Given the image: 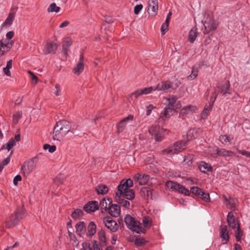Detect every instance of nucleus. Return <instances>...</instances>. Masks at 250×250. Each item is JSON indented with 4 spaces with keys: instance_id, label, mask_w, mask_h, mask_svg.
<instances>
[{
    "instance_id": "23",
    "label": "nucleus",
    "mask_w": 250,
    "mask_h": 250,
    "mask_svg": "<svg viewBox=\"0 0 250 250\" xmlns=\"http://www.w3.org/2000/svg\"><path fill=\"white\" fill-rule=\"evenodd\" d=\"M216 153L218 155L222 157H230L233 154V152L231 151L227 150L224 148H217L216 149Z\"/></svg>"
},
{
    "instance_id": "63",
    "label": "nucleus",
    "mask_w": 250,
    "mask_h": 250,
    "mask_svg": "<svg viewBox=\"0 0 250 250\" xmlns=\"http://www.w3.org/2000/svg\"><path fill=\"white\" fill-rule=\"evenodd\" d=\"M148 6L158 5L157 0H148Z\"/></svg>"
},
{
    "instance_id": "9",
    "label": "nucleus",
    "mask_w": 250,
    "mask_h": 250,
    "mask_svg": "<svg viewBox=\"0 0 250 250\" xmlns=\"http://www.w3.org/2000/svg\"><path fill=\"white\" fill-rule=\"evenodd\" d=\"M99 209V203L98 201H92L88 202L83 207V209L87 213H91Z\"/></svg>"
},
{
    "instance_id": "32",
    "label": "nucleus",
    "mask_w": 250,
    "mask_h": 250,
    "mask_svg": "<svg viewBox=\"0 0 250 250\" xmlns=\"http://www.w3.org/2000/svg\"><path fill=\"white\" fill-rule=\"evenodd\" d=\"M237 225L236 230L235 231V236L237 241L239 242L241 241V237L243 234V231L241 229L240 224L237 223Z\"/></svg>"
},
{
    "instance_id": "40",
    "label": "nucleus",
    "mask_w": 250,
    "mask_h": 250,
    "mask_svg": "<svg viewBox=\"0 0 250 250\" xmlns=\"http://www.w3.org/2000/svg\"><path fill=\"white\" fill-rule=\"evenodd\" d=\"M142 222L145 228H149L152 225L151 219L148 216H144Z\"/></svg>"
},
{
    "instance_id": "27",
    "label": "nucleus",
    "mask_w": 250,
    "mask_h": 250,
    "mask_svg": "<svg viewBox=\"0 0 250 250\" xmlns=\"http://www.w3.org/2000/svg\"><path fill=\"white\" fill-rule=\"evenodd\" d=\"M174 112V106H169V105L167 104L164 109L163 113L164 116L165 117H169L173 114Z\"/></svg>"
},
{
    "instance_id": "6",
    "label": "nucleus",
    "mask_w": 250,
    "mask_h": 250,
    "mask_svg": "<svg viewBox=\"0 0 250 250\" xmlns=\"http://www.w3.org/2000/svg\"><path fill=\"white\" fill-rule=\"evenodd\" d=\"M203 25L205 28V30L203 31L204 34H208L210 32L215 30L217 26V24L214 20L210 17L207 19Z\"/></svg>"
},
{
    "instance_id": "30",
    "label": "nucleus",
    "mask_w": 250,
    "mask_h": 250,
    "mask_svg": "<svg viewBox=\"0 0 250 250\" xmlns=\"http://www.w3.org/2000/svg\"><path fill=\"white\" fill-rule=\"evenodd\" d=\"M83 215V211L82 209L77 208L75 209L71 214V217L75 220L79 219Z\"/></svg>"
},
{
    "instance_id": "2",
    "label": "nucleus",
    "mask_w": 250,
    "mask_h": 250,
    "mask_svg": "<svg viewBox=\"0 0 250 250\" xmlns=\"http://www.w3.org/2000/svg\"><path fill=\"white\" fill-rule=\"evenodd\" d=\"M125 222L128 228L137 233H145L146 229L143 227L142 224L132 217L130 215H126L125 217Z\"/></svg>"
},
{
    "instance_id": "58",
    "label": "nucleus",
    "mask_w": 250,
    "mask_h": 250,
    "mask_svg": "<svg viewBox=\"0 0 250 250\" xmlns=\"http://www.w3.org/2000/svg\"><path fill=\"white\" fill-rule=\"evenodd\" d=\"M176 97H172L171 99H168V101H169V103L168 104V105H169V106H174V104H175L176 102Z\"/></svg>"
},
{
    "instance_id": "52",
    "label": "nucleus",
    "mask_w": 250,
    "mask_h": 250,
    "mask_svg": "<svg viewBox=\"0 0 250 250\" xmlns=\"http://www.w3.org/2000/svg\"><path fill=\"white\" fill-rule=\"evenodd\" d=\"M154 89L152 86L140 89L142 95L149 94Z\"/></svg>"
},
{
    "instance_id": "25",
    "label": "nucleus",
    "mask_w": 250,
    "mask_h": 250,
    "mask_svg": "<svg viewBox=\"0 0 250 250\" xmlns=\"http://www.w3.org/2000/svg\"><path fill=\"white\" fill-rule=\"evenodd\" d=\"M116 201L118 203L124 207L127 208L130 205V203L127 200H125L124 198L122 197V195H119L116 194L115 196Z\"/></svg>"
},
{
    "instance_id": "39",
    "label": "nucleus",
    "mask_w": 250,
    "mask_h": 250,
    "mask_svg": "<svg viewBox=\"0 0 250 250\" xmlns=\"http://www.w3.org/2000/svg\"><path fill=\"white\" fill-rule=\"evenodd\" d=\"M22 113L21 111H18L13 115V122L15 125H16L19 120L22 117Z\"/></svg>"
},
{
    "instance_id": "57",
    "label": "nucleus",
    "mask_w": 250,
    "mask_h": 250,
    "mask_svg": "<svg viewBox=\"0 0 250 250\" xmlns=\"http://www.w3.org/2000/svg\"><path fill=\"white\" fill-rule=\"evenodd\" d=\"M153 108H156V107L153 106L152 104H149L148 106H147L146 115L149 116L151 113L152 109Z\"/></svg>"
},
{
    "instance_id": "37",
    "label": "nucleus",
    "mask_w": 250,
    "mask_h": 250,
    "mask_svg": "<svg viewBox=\"0 0 250 250\" xmlns=\"http://www.w3.org/2000/svg\"><path fill=\"white\" fill-rule=\"evenodd\" d=\"M60 10V7L57 6L55 3H52L47 9V11L50 12H58Z\"/></svg>"
},
{
    "instance_id": "50",
    "label": "nucleus",
    "mask_w": 250,
    "mask_h": 250,
    "mask_svg": "<svg viewBox=\"0 0 250 250\" xmlns=\"http://www.w3.org/2000/svg\"><path fill=\"white\" fill-rule=\"evenodd\" d=\"M149 8L148 9V10H149L150 9H151V15L152 17H155L158 13V5H153L151 6H148Z\"/></svg>"
},
{
    "instance_id": "47",
    "label": "nucleus",
    "mask_w": 250,
    "mask_h": 250,
    "mask_svg": "<svg viewBox=\"0 0 250 250\" xmlns=\"http://www.w3.org/2000/svg\"><path fill=\"white\" fill-rule=\"evenodd\" d=\"M142 95L141 94V91L140 89H138L135 92L131 93L129 96L130 98H131L132 100L134 99V100H136L138 98V97Z\"/></svg>"
},
{
    "instance_id": "44",
    "label": "nucleus",
    "mask_w": 250,
    "mask_h": 250,
    "mask_svg": "<svg viewBox=\"0 0 250 250\" xmlns=\"http://www.w3.org/2000/svg\"><path fill=\"white\" fill-rule=\"evenodd\" d=\"M198 73V69L193 67L191 74L188 77V79H194L197 77Z\"/></svg>"
},
{
    "instance_id": "24",
    "label": "nucleus",
    "mask_w": 250,
    "mask_h": 250,
    "mask_svg": "<svg viewBox=\"0 0 250 250\" xmlns=\"http://www.w3.org/2000/svg\"><path fill=\"white\" fill-rule=\"evenodd\" d=\"M96 190L98 194L104 195L108 191V188L104 184L99 185L96 188Z\"/></svg>"
},
{
    "instance_id": "43",
    "label": "nucleus",
    "mask_w": 250,
    "mask_h": 250,
    "mask_svg": "<svg viewBox=\"0 0 250 250\" xmlns=\"http://www.w3.org/2000/svg\"><path fill=\"white\" fill-rule=\"evenodd\" d=\"M99 240L103 243H106L105 232L104 230L101 229L98 232Z\"/></svg>"
},
{
    "instance_id": "38",
    "label": "nucleus",
    "mask_w": 250,
    "mask_h": 250,
    "mask_svg": "<svg viewBox=\"0 0 250 250\" xmlns=\"http://www.w3.org/2000/svg\"><path fill=\"white\" fill-rule=\"evenodd\" d=\"M176 191H178L180 193H183L185 195H189L190 192L188 189L186 188L184 186L180 184Z\"/></svg>"
},
{
    "instance_id": "29",
    "label": "nucleus",
    "mask_w": 250,
    "mask_h": 250,
    "mask_svg": "<svg viewBox=\"0 0 250 250\" xmlns=\"http://www.w3.org/2000/svg\"><path fill=\"white\" fill-rule=\"evenodd\" d=\"M96 226L93 222H90L87 227V232L89 236L94 235L96 232Z\"/></svg>"
},
{
    "instance_id": "18",
    "label": "nucleus",
    "mask_w": 250,
    "mask_h": 250,
    "mask_svg": "<svg viewBox=\"0 0 250 250\" xmlns=\"http://www.w3.org/2000/svg\"><path fill=\"white\" fill-rule=\"evenodd\" d=\"M198 35L197 28L195 26L189 32L188 41L191 43H193Z\"/></svg>"
},
{
    "instance_id": "60",
    "label": "nucleus",
    "mask_w": 250,
    "mask_h": 250,
    "mask_svg": "<svg viewBox=\"0 0 250 250\" xmlns=\"http://www.w3.org/2000/svg\"><path fill=\"white\" fill-rule=\"evenodd\" d=\"M93 250H103L98 245L96 241H94L93 243Z\"/></svg>"
},
{
    "instance_id": "33",
    "label": "nucleus",
    "mask_w": 250,
    "mask_h": 250,
    "mask_svg": "<svg viewBox=\"0 0 250 250\" xmlns=\"http://www.w3.org/2000/svg\"><path fill=\"white\" fill-rule=\"evenodd\" d=\"M166 186L171 190L176 191L178 186H180V184L175 182L169 181L167 182Z\"/></svg>"
},
{
    "instance_id": "34",
    "label": "nucleus",
    "mask_w": 250,
    "mask_h": 250,
    "mask_svg": "<svg viewBox=\"0 0 250 250\" xmlns=\"http://www.w3.org/2000/svg\"><path fill=\"white\" fill-rule=\"evenodd\" d=\"M212 106L211 105L209 104H206L205 106L204 110L201 113L202 118L207 117L208 115L209 111L212 109Z\"/></svg>"
},
{
    "instance_id": "11",
    "label": "nucleus",
    "mask_w": 250,
    "mask_h": 250,
    "mask_svg": "<svg viewBox=\"0 0 250 250\" xmlns=\"http://www.w3.org/2000/svg\"><path fill=\"white\" fill-rule=\"evenodd\" d=\"M112 203V199L110 198H104L100 203L99 207H100L102 210V212L104 213L106 212Z\"/></svg>"
},
{
    "instance_id": "56",
    "label": "nucleus",
    "mask_w": 250,
    "mask_h": 250,
    "mask_svg": "<svg viewBox=\"0 0 250 250\" xmlns=\"http://www.w3.org/2000/svg\"><path fill=\"white\" fill-rule=\"evenodd\" d=\"M168 25L163 23L161 28L162 35H164L168 30Z\"/></svg>"
},
{
    "instance_id": "31",
    "label": "nucleus",
    "mask_w": 250,
    "mask_h": 250,
    "mask_svg": "<svg viewBox=\"0 0 250 250\" xmlns=\"http://www.w3.org/2000/svg\"><path fill=\"white\" fill-rule=\"evenodd\" d=\"M14 146H15V141L13 138H11L6 144L2 146L1 149H7L10 150Z\"/></svg>"
},
{
    "instance_id": "14",
    "label": "nucleus",
    "mask_w": 250,
    "mask_h": 250,
    "mask_svg": "<svg viewBox=\"0 0 250 250\" xmlns=\"http://www.w3.org/2000/svg\"><path fill=\"white\" fill-rule=\"evenodd\" d=\"M57 47L58 46L56 43L52 42L47 43L44 47L43 51L44 53L45 54H55L57 49Z\"/></svg>"
},
{
    "instance_id": "28",
    "label": "nucleus",
    "mask_w": 250,
    "mask_h": 250,
    "mask_svg": "<svg viewBox=\"0 0 250 250\" xmlns=\"http://www.w3.org/2000/svg\"><path fill=\"white\" fill-rule=\"evenodd\" d=\"M84 69V63L82 62H78L76 66L73 70V73L77 75H79Z\"/></svg>"
},
{
    "instance_id": "51",
    "label": "nucleus",
    "mask_w": 250,
    "mask_h": 250,
    "mask_svg": "<svg viewBox=\"0 0 250 250\" xmlns=\"http://www.w3.org/2000/svg\"><path fill=\"white\" fill-rule=\"evenodd\" d=\"M226 205L227 206H229V208L231 210H235V203L234 200L233 199H231L230 198V200L227 202L226 203Z\"/></svg>"
},
{
    "instance_id": "61",
    "label": "nucleus",
    "mask_w": 250,
    "mask_h": 250,
    "mask_svg": "<svg viewBox=\"0 0 250 250\" xmlns=\"http://www.w3.org/2000/svg\"><path fill=\"white\" fill-rule=\"evenodd\" d=\"M238 152L240 154H241L244 156H246L247 157L250 158V152H249V151H247L244 150H239L238 151Z\"/></svg>"
},
{
    "instance_id": "35",
    "label": "nucleus",
    "mask_w": 250,
    "mask_h": 250,
    "mask_svg": "<svg viewBox=\"0 0 250 250\" xmlns=\"http://www.w3.org/2000/svg\"><path fill=\"white\" fill-rule=\"evenodd\" d=\"M14 14L13 13H10L5 20V21L3 23V26H10L12 23L14 19Z\"/></svg>"
},
{
    "instance_id": "20",
    "label": "nucleus",
    "mask_w": 250,
    "mask_h": 250,
    "mask_svg": "<svg viewBox=\"0 0 250 250\" xmlns=\"http://www.w3.org/2000/svg\"><path fill=\"white\" fill-rule=\"evenodd\" d=\"M199 129L192 128L188 130L187 133L188 140L197 138L199 135Z\"/></svg>"
},
{
    "instance_id": "46",
    "label": "nucleus",
    "mask_w": 250,
    "mask_h": 250,
    "mask_svg": "<svg viewBox=\"0 0 250 250\" xmlns=\"http://www.w3.org/2000/svg\"><path fill=\"white\" fill-rule=\"evenodd\" d=\"M7 39H2L0 41V51L1 52V55H3L5 52V50H2V49H4L6 48L5 45L6 44Z\"/></svg>"
},
{
    "instance_id": "36",
    "label": "nucleus",
    "mask_w": 250,
    "mask_h": 250,
    "mask_svg": "<svg viewBox=\"0 0 250 250\" xmlns=\"http://www.w3.org/2000/svg\"><path fill=\"white\" fill-rule=\"evenodd\" d=\"M71 44L72 41L70 39H67L63 42L62 44V50L65 54H66L67 48L71 46Z\"/></svg>"
},
{
    "instance_id": "17",
    "label": "nucleus",
    "mask_w": 250,
    "mask_h": 250,
    "mask_svg": "<svg viewBox=\"0 0 250 250\" xmlns=\"http://www.w3.org/2000/svg\"><path fill=\"white\" fill-rule=\"evenodd\" d=\"M198 167L200 170L203 173H207L208 171H211L212 168L211 166L204 161L198 163Z\"/></svg>"
},
{
    "instance_id": "62",
    "label": "nucleus",
    "mask_w": 250,
    "mask_h": 250,
    "mask_svg": "<svg viewBox=\"0 0 250 250\" xmlns=\"http://www.w3.org/2000/svg\"><path fill=\"white\" fill-rule=\"evenodd\" d=\"M192 107V106H186V107L183 108L181 111L180 114H182V113L188 114V111L189 110V109Z\"/></svg>"
},
{
    "instance_id": "55",
    "label": "nucleus",
    "mask_w": 250,
    "mask_h": 250,
    "mask_svg": "<svg viewBox=\"0 0 250 250\" xmlns=\"http://www.w3.org/2000/svg\"><path fill=\"white\" fill-rule=\"evenodd\" d=\"M143 8L142 4H138L134 7V12L135 15H138Z\"/></svg>"
},
{
    "instance_id": "15",
    "label": "nucleus",
    "mask_w": 250,
    "mask_h": 250,
    "mask_svg": "<svg viewBox=\"0 0 250 250\" xmlns=\"http://www.w3.org/2000/svg\"><path fill=\"white\" fill-rule=\"evenodd\" d=\"M108 210L110 215L114 217H118L121 213L120 207L116 204H112V203Z\"/></svg>"
},
{
    "instance_id": "3",
    "label": "nucleus",
    "mask_w": 250,
    "mask_h": 250,
    "mask_svg": "<svg viewBox=\"0 0 250 250\" xmlns=\"http://www.w3.org/2000/svg\"><path fill=\"white\" fill-rule=\"evenodd\" d=\"M187 142L179 141L175 143L168 148L163 150V154L178 153L185 150L187 147Z\"/></svg>"
},
{
    "instance_id": "26",
    "label": "nucleus",
    "mask_w": 250,
    "mask_h": 250,
    "mask_svg": "<svg viewBox=\"0 0 250 250\" xmlns=\"http://www.w3.org/2000/svg\"><path fill=\"white\" fill-rule=\"evenodd\" d=\"M122 197L128 200H131L135 197L134 191L132 189H128L123 192L122 194Z\"/></svg>"
},
{
    "instance_id": "53",
    "label": "nucleus",
    "mask_w": 250,
    "mask_h": 250,
    "mask_svg": "<svg viewBox=\"0 0 250 250\" xmlns=\"http://www.w3.org/2000/svg\"><path fill=\"white\" fill-rule=\"evenodd\" d=\"M83 249L81 250H93V247H91L90 246V244L89 243L87 242H83L82 244Z\"/></svg>"
},
{
    "instance_id": "59",
    "label": "nucleus",
    "mask_w": 250,
    "mask_h": 250,
    "mask_svg": "<svg viewBox=\"0 0 250 250\" xmlns=\"http://www.w3.org/2000/svg\"><path fill=\"white\" fill-rule=\"evenodd\" d=\"M21 176L20 175H16L13 180V183L15 185H17L18 184V182L19 181H21Z\"/></svg>"
},
{
    "instance_id": "1",
    "label": "nucleus",
    "mask_w": 250,
    "mask_h": 250,
    "mask_svg": "<svg viewBox=\"0 0 250 250\" xmlns=\"http://www.w3.org/2000/svg\"><path fill=\"white\" fill-rule=\"evenodd\" d=\"M71 125L69 122L66 120H60L56 124L53 132V139L58 141H61L66 135V134L71 131Z\"/></svg>"
},
{
    "instance_id": "49",
    "label": "nucleus",
    "mask_w": 250,
    "mask_h": 250,
    "mask_svg": "<svg viewBox=\"0 0 250 250\" xmlns=\"http://www.w3.org/2000/svg\"><path fill=\"white\" fill-rule=\"evenodd\" d=\"M146 241L144 238H136L135 240V245L137 246L145 245Z\"/></svg>"
},
{
    "instance_id": "64",
    "label": "nucleus",
    "mask_w": 250,
    "mask_h": 250,
    "mask_svg": "<svg viewBox=\"0 0 250 250\" xmlns=\"http://www.w3.org/2000/svg\"><path fill=\"white\" fill-rule=\"evenodd\" d=\"M163 139V137L159 133H157L155 135V140L157 142L161 141Z\"/></svg>"
},
{
    "instance_id": "10",
    "label": "nucleus",
    "mask_w": 250,
    "mask_h": 250,
    "mask_svg": "<svg viewBox=\"0 0 250 250\" xmlns=\"http://www.w3.org/2000/svg\"><path fill=\"white\" fill-rule=\"evenodd\" d=\"M35 168L34 162L32 161H29L25 162L23 166L21 167V170H22L24 175H28L31 173Z\"/></svg>"
},
{
    "instance_id": "5",
    "label": "nucleus",
    "mask_w": 250,
    "mask_h": 250,
    "mask_svg": "<svg viewBox=\"0 0 250 250\" xmlns=\"http://www.w3.org/2000/svg\"><path fill=\"white\" fill-rule=\"evenodd\" d=\"M133 185V181L128 178L126 180H122L120 185L118 187V191L116 192V194L122 195L124 192L129 189Z\"/></svg>"
},
{
    "instance_id": "54",
    "label": "nucleus",
    "mask_w": 250,
    "mask_h": 250,
    "mask_svg": "<svg viewBox=\"0 0 250 250\" xmlns=\"http://www.w3.org/2000/svg\"><path fill=\"white\" fill-rule=\"evenodd\" d=\"M217 97V93L215 92H213L212 94V96L210 98V101L208 103V104L212 106Z\"/></svg>"
},
{
    "instance_id": "19",
    "label": "nucleus",
    "mask_w": 250,
    "mask_h": 250,
    "mask_svg": "<svg viewBox=\"0 0 250 250\" xmlns=\"http://www.w3.org/2000/svg\"><path fill=\"white\" fill-rule=\"evenodd\" d=\"M76 232L78 235L81 236L82 234H84L86 231L85 223L84 222H80L77 223L75 226Z\"/></svg>"
},
{
    "instance_id": "21",
    "label": "nucleus",
    "mask_w": 250,
    "mask_h": 250,
    "mask_svg": "<svg viewBox=\"0 0 250 250\" xmlns=\"http://www.w3.org/2000/svg\"><path fill=\"white\" fill-rule=\"evenodd\" d=\"M227 222L229 226L232 229H235L236 228V224L233 213L232 211H230L228 213L227 216Z\"/></svg>"
},
{
    "instance_id": "8",
    "label": "nucleus",
    "mask_w": 250,
    "mask_h": 250,
    "mask_svg": "<svg viewBox=\"0 0 250 250\" xmlns=\"http://www.w3.org/2000/svg\"><path fill=\"white\" fill-rule=\"evenodd\" d=\"M133 115L129 114L127 117L121 120L117 125V132L119 133L123 132L126 127V123L128 121H133Z\"/></svg>"
},
{
    "instance_id": "13",
    "label": "nucleus",
    "mask_w": 250,
    "mask_h": 250,
    "mask_svg": "<svg viewBox=\"0 0 250 250\" xmlns=\"http://www.w3.org/2000/svg\"><path fill=\"white\" fill-rule=\"evenodd\" d=\"M172 86L170 82H161L157 84L154 90L167 91L171 88Z\"/></svg>"
},
{
    "instance_id": "22",
    "label": "nucleus",
    "mask_w": 250,
    "mask_h": 250,
    "mask_svg": "<svg viewBox=\"0 0 250 250\" xmlns=\"http://www.w3.org/2000/svg\"><path fill=\"white\" fill-rule=\"evenodd\" d=\"M230 83L229 81H227L225 84L219 87L220 93L223 95H226L227 94H231L229 91Z\"/></svg>"
},
{
    "instance_id": "16",
    "label": "nucleus",
    "mask_w": 250,
    "mask_h": 250,
    "mask_svg": "<svg viewBox=\"0 0 250 250\" xmlns=\"http://www.w3.org/2000/svg\"><path fill=\"white\" fill-rule=\"evenodd\" d=\"M220 237L222 239V241H225L223 243H227L229 240V236L227 226H221Z\"/></svg>"
},
{
    "instance_id": "45",
    "label": "nucleus",
    "mask_w": 250,
    "mask_h": 250,
    "mask_svg": "<svg viewBox=\"0 0 250 250\" xmlns=\"http://www.w3.org/2000/svg\"><path fill=\"white\" fill-rule=\"evenodd\" d=\"M199 198L203 199V200L206 202H209L210 201L209 194L208 193H206L204 192L202 190V192L201 193Z\"/></svg>"
},
{
    "instance_id": "7",
    "label": "nucleus",
    "mask_w": 250,
    "mask_h": 250,
    "mask_svg": "<svg viewBox=\"0 0 250 250\" xmlns=\"http://www.w3.org/2000/svg\"><path fill=\"white\" fill-rule=\"evenodd\" d=\"M105 226L112 232L116 231L119 228L117 222L110 216L104 217L103 219Z\"/></svg>"
},
{
    "instance_id": "42",
    "label": "nucleus",
    "mask_w": 250,
    "mask_h": 250,
    "mask_svg": "<svg viewBox=\"0 0 250 250\" xmlns=\"http://www.w3.org/2000/svg\"><path fill=\"white\" fill-rule=\"evenodd\" d=\"M219 140L222 144L226 145L228 142L230 143L231 139L229 135H224L220 136Z\"/></svg>"
},
{
    "instance_id": "48",
    "label": "nucleus",
    "mask_w": 250,
    "mask_h": 250,
    "mask_svg": "<svg viewBox=\"0 0 250 250\" xmlns=\"http://www.w3.org/2000/svg\"><path fill=\"white\" fill-rule=\"evenodd\" d=\"M149 179V176L148 175L144 174L141 178V181L139 182V184L143 185L146 184Z\"/></svg>"
},
{
    "instance_id": "4",
    "label": "nucleus",
    "mask_w": 250,
    "mask_h": 250,
    "mask_svg": "<svg viewBox=\"0 0 250 250\" xmlns=\"http://www.w3.org/2000/svg\"><path fill=\"white\" fill-rule=\"evenodd\" d=\"M24 212L22 210H17L10 216L9 221H5L6 227L10 228L17 225L22 219Z\"/></svg>"
},
{
    "instance_id": "41",
    "label": "nucleus",
    "mask_w": 250,
    "mask_h": 250,
    "mask_svg": "<svg viewBox=\"0 0 250 250\" xmlns=\"http://www.w3.org/2000/svg\"><path fill=\"white\" fill-rule=\"evenodd\" d=\"M190 192L199 198L202 192V189L198 187H192L190 188Z\"/></svg>"
},
{
    "instance_id": "12",
    "label": "nucleus",
    "mask_w": 250,
    "mask_h": 250,
    "mask_svg": "<svg viewBox=\"0 0 250 250\" xmlns=\"http://www.w3.org/2000/svg\"><path fill=\"white\" fill-rule=\"evenodd\" d=\"M154 190L151 188L147 187H142L140 189V194L144 198L147 199L149 197L153 199L152 193Z\"/></svg>"
}]
</instances>
